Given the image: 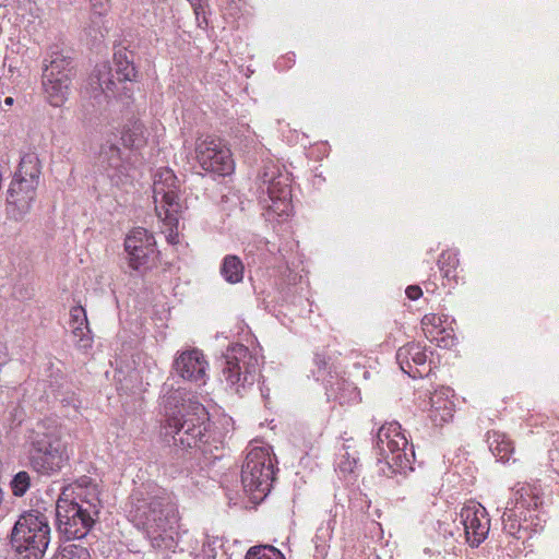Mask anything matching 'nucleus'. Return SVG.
Listing matches in <instances>:
<instances>
[{
    "mask_svg": "<svg viewBox=\"0 0 559 559\" xmlns=\"http://www.w3.org/2000/svg\"><path fill=\"white\" fill-rule=\"evenodd\" d=\"M162 393L166 417L164 435L170 436L175 447L182 451L190 449L173 456L167 471L173 477L186 475L193 479L194 473L203 472L223 456V447L210 441L209 414L201 403L186 399L181 389H174L169 383H164Z\"/></svg>",
    "mask_w": 559,
    "mask_h": 559,
    "instance_id": "obj_1",
    "label": "nucleus"
},
{
    "mask_svg": "<svg viewBox=\"0 0 559 559\" xmlns=\"http://www.w3.org/2000/svg\"><path fill=\"white\" fill-rule=\"evenodd\" d=\"M130 521L142 530L153 546L177 525L179 515L173 497L163 488L147 485L136 488L130 496Z\"/></svg>",
    "mask_w": 559,
    "mask_h": 559,
    "instance_id": "obj_2",
    "label": "nucleus"
},
{
    "mask_svg": "<svg viewBox=\"0 0 559 559\" xmlns=\"http://www.w3.org/2000/svg\"><path fill=\"white\" fill-rule=\"evenodd\" d=\"M112 62L114 68L108 62L96 64L88 78L86 92L97 104L110 98L122 102L131 98L132 90L128 83H132L138 76L133 52L119 48L114 53Z\"/></svg>",
    "mask_w": 559,
    "mask_h": 559,
    "instance_id": "obj_3",
    "label": "nucleus"
},
{
    "mask_svg": "<svg viewBox=\"0 0 559 559\" xmlns=\"http://www.w3.org/2000/svg\"><path fill=\"white\" fill-rule=\"evenodd\" d=\"M28 461L40 475L58 473L69 460L62 427L56 418L37 421L26 433Z\"/></svg>",
    "mask_w": 559,
    "mask_h": 559,
    "instance_id": "obj_4",
    "label": "nucleus"
},
{
    "mask_svg": "<svg viewBox=\"0 0 559 559\" xmlns=\"http://www.w3.org/2000/svg\"><path fill=\"white\" fill-rule=\"evenodd\" d=\"M374 448L379 456V472L384 476L393 477L413 471L414 447L411 444L408 448V440L400 423L383 424L378 429Z\"/></svg>",
    "mask_w": 559,
    "mask_h": 559,
    "instance_id": "obj_5",
    "label": "nucleus"
},
{
    "mask_svg": "<svg viewBox=\"0 0 559 559\" xmlns=\"http://www.w3.org/2000/svg\"><path fill=\"white\" fill-rule=\"evenodd\" d=\"M40 163L36 154H25L9 185L5 197L8 218L22 221L31 211L36 199L40 177Z\"/></svg>",
    "mask_w": 559,
    "mask_h": 559,
    "instance_id": "obj_6",
    "label": "nucleus"
},
{
    "mask_svg": "<svg viewBox=\"0 0 559 559\" xmlns=\"http://www.w3.org/2000/svg\"><path fill=\"white\" fill-rule=\"evenodd\" d=\"M259 202L266 221H280L290 215L292 189L289 175L281 166L269 162L260 175Z\"/></svg>",
    "mask_w": 559,
    "mask_h": 559,
    "instance_id": "obj_7",
    "label": "nucleus"
},
{
    "mask_svg": "<svg viewBox=\"0 0 559 559\" xmlns=\"http://www.w3.org/2000/svg\"><path fill=\"white\" fill-rule=\"evenodd\" d=\"M542 504V488L537 484H518L501 515L502 532L516 540L527 537L528 521L533 523V512Z\"/></svg>",
    "mask_w": 559,
    "mask_h": 559,
    "instance_id": "obj_8",
    "label": "nucleus"
},
{
    "mask_svg": "<svg viewBox=\"0 0 559 559\" xmlns=\"http://www.w3.org/2000/svg\"><path fill=\"white\" fill-rule=\"evenodd\" d=\"M49 542L48 519L38 510L21 514L11 532V545L23 559H41Z\"/></svg>",
    "mask_w": 559,
    "mask_h": 559,
    "instance_id": "obj_9",
    "label": "nucleus"
},
{
    "mask_svg": "<svg viewBox=\"0 0 559 559\" xmlns=\"http://www.w3.org/2000/svg\"><path fill=\"white\" fill-rule=\"evenodd\" d=\"M221 381L234 393L242 395L260 376L259 358L247 346L233 344L222 357Z\"/></svg>",
    "mask_w": 559,
    "mask_h": 559,
    "instance_id": "obj_10",
    "label": "nucleus"
},
{
    "mask_svg": "<svg viewBox=\"0 0 559 559\" xmlns=\"http://www.w3.org/2000/svg\"><path fill=\"white\" fill-rule=\"evenodd\" d=\"M453 524L455 530L452 528L451 523L438 522L439 534L455 540L463 538L471 547H478L490 531L488 512L476 501L465 503L453 520Z\"/></svg>",
    "mask_w": 559,
    "mask_h": 559,
    "instance_id": "obj_11",
    "label": "nucleus"
},
{
    "mask_svg": "<svg viewBox=\"0 0 559 559\" xmlns=\"http://www.w3.org/2000/svg\"><path fill=\"white\" fill-rule=\"evenodd\" d=\"M99 514V501L59 500L56 507L57 530L66 539H81L87 535Z\"/></svg>",
    "mask_w": 559,
    "mask_h": 559,
    "instance_id": "obj_12",
    "label": "nucleus"
},
{
    "mask_svg": "<svg viewBox=\"0 0 559 559\" xmlns=\"http://www.w3.org/2000/svg\"><path fill=\"white\" fill-rule=\"evenodd\" d=\"M274 474L272 457L265 448L249 450L241 469V484L252 502L259 503L270 493Z\"/></svg>",
    "mask_w": 559,
    "mask_h": 559,
    "instance_id": "obj_13",
    "label": "nucleus"
},
{
    "mask_svg": "<svg viewBox=\"0 0 559 559\" xmlns=\"http://www.w3.org/2000/svg\"><path fill=\"white\" fill-rule=\"evenodd\" d=\"M153 199L158 218L169 227L176 226L182 204L178 194L177 177L171 169L162 168L155 174Z\"/></svg>",
    "mask_w": 559,
    "mask_h": 559,
    "instance_id": "obj_14",
    "label": "nucleus"
},
{
    "mask_svg": "<svg viewBox=\"0 0 559 559\" xmlns=\"http://www.w3.org/2000/svg\"><path fill=\"white\" fill-rule=\"evenodd\" d=\"M195 158L204 171L218 176H226L234 169V160L229 148L218 138L212 135L197 139Z\"/></svg>",
    "mask_w": 559,
    "mask_h": 559,
    "instance_id": "obj_15",
    "label": "nucleus"
},
{
    "mask_svg": "<svg viewBox=\"0 0 559 559\" xmlns=\"http://www.w3.org/2000/svg\"><path fill=\"white\" fill-rule=\"evenodd\" d=\"M124 249L129 255V264L135 271L151 267L156 261V241L145 228L138 227L127 236Z\"/></svg>",
    "mask_w": 559,
    "mask_h": 559,
    "instance_id": "obj_16",
    "label": "nucleus"
},
{
    "mask_svg": "<svg viewBox=\"0 0 559 559\" xmlns=\"http://www.w3.org/2000/svg\"><path fill=\"white\" fill-rule=\"evenodd\" d=\"M98 166L114 186L124 185L131 176V164L120 147L110 140L100 145Z\"/></svg>",
    "mask_w": 559,
    "mask_h": 559,
    "instance_id": "obj_17",
    "label": "nucleus"
},
{
    "mask_svg": "<svg viewBox=\"0 0 559 559\" xmlns=\"http://www.w3.org/2000/svg\"><path fill=\"white\" fill-rule=\"evenodd\" d=\"M209 362L198 348L179 352L173 362L175 373L186 381L198 385L205 384Z\"/></svg>",
    "mask_w": 559,
    "mask_h": 559,
    "instance_id": "obj_18",
    "label": "nucleus"
},
{
    "mask_svg": "<svg viewBox=\"0 0 559 559\" xmlns=\"http://www.w3.org/2000/svg\"><path fill=\"white\" fill-rule=\"evenodd\" d=\"M426 346L409 342L401 346L396 352V361L401 370L413 379L428 376L431 371L427 364Z\"/></svg>",
    "mask_w": 559,
    "mask_h": 559,
    "instance_id": "obj_19",
    "label": "nucleus"
},
{
    "mask_svg": "<svg viewBox=\"0 0 559 559\" xmlns=\"http://www.w3.org/2000/svg\"><path fill=\"white\" fill-rule=\"evenodd\" d=\"M451 396L453 391L448 386H441L431 394L429 417L436 426H442L453 417L454 403Z\"/></svg>",
    "mask_w": 559,
    "mask_h": 559,
    "instance_id": "obj_20",
    "label": "nucleus"
},
{
    "mask_svg": "<svg viewBox=\"0 0 559 559\" xmlns=\"http://www.w3.org/2000/svg\"><path fill=\"white\" fill-rule=\"evenodd\" d=\"M71 78L69 75L53 76L51 72L43 75V88L51 106H61L70 93Z\"/></svg>",
    "mask_w": 559,
    "mask_h": 559,
    "instance_id": "obj_21",
    "label": "nucleus"
},
{
    "mask_svg": "<svg viewBox=\"0 0 559 559\" xmlns=\"http://www.w3.org/2000/svg\"><path fill=\"white\" fill-rule=\"evenodd\" d=\"M72 58L59 50L58 47L50 48L47 57L44 60L43 75L51 74L53 76L69 75L71 78Z\"/></svg>",
    "mask_w": 559,
    "mask_h": 559,
    "instance_id": "obj_22",
    "label": "nucleus"
},
{
    "mask_svg": "<svg viewBox=\"0 0 559 559\" xmlns=\"http://www.w3.org/2000/svg\"><path fill=\"white\" fill-rule=\"evenodd\" d=\"M325 383L326 395L330 399L337 400L340 404L354 402L358 399L359 393L353 383L337 378L333 381L332 376Z\"/></svg>",
    "mask_w": 559,
    "mask_h": 559,
    "instance_id": "obj_23",
    "label": "nucleus"
},
{
    "mask_svg": "<svg viewBox=\"0 0 559 559\" xmlns=\"http://www.w3.org/2000/svg\"><path fill=\"white\" fill-rule=\"evenodd\" d=\"M219 273L228 284H238L243 280L245 265L239 257L227 254L221 263Z\"/></svg>",
    "mask_w": 559,
    "mask_h": 559,
    "instance_id": "obj_24",
    "label": "nucleus"
},
{
    "mask_svg": "<svg viewBox=\"0 0 559 559\" xmlns=\"http://www.w3.org/2000/svg\"><path fill=\"white\" fill-rule=\"evenodd\" d=\"M488 444L491 453L501 462H508L514 451L512 441L498 431L489 432Z\"/></svg>",
    "mask_w": 559,
    "mask_h": 559,
    "instance_id": "obj_25",
    "label": "nucleus"
},
{
    "mask_svg": "<svg viewBox=\"0 0 559 559\" xmlns=\"http://www.w3.org/2000/svg\"><path fill=\"white\" fill-rule=\"evenodd\" d=\"M121 140L124 146L140 148L146 143V130L140 120L129 121L123 128Z\"/></svg>",
    "mask_w": 559,
    "mask_h": 559,
    "instance_id": "obj_26",
    "label": "nucleus"
},
{
    "mask_svg": "<svg viewBox=\"0 0 559 559\" xmlns=\"http://www.w3.org/2000/svg\"><path fill=\"white\" fill-rule=\"evenodd\" d=\"M460 264L459 252L456 250L443 251L438 260V265L443 276L448 281L456 282V270Z\"/></svg>",
    "mask_w": 559,
    "mask_h": 559,
    "instance_id": "obj_27",
    "label": "nucleus"
},
{
    "mask_svg": "<svg viewBox=\"0 0 559 559\" xmlns=\"http://www.w3.org/2000/svg\"><path fill=\"white\" fill-rule=\"evenodd\" d=\"M445 322L442 317L436 313H427L421 319V328L427 340L433 342L435 333L443 334L445 330L442 324Z\"/></svg>",
    "mask_w": 559,
    "mask_h": 559,
    "instance_id": "obj_28",
    "label": "nucleus"
},
{
    "mask_svg": "<svg viewBox=\"0 0 559 559\" xmlns=\"http://www.w3.org/2000/svg\"><path fill=\"white\" fill-rule=\"evenodd\" d=\"M336 465L338 472L344 476L347 474H354L358 467V456L355 452L350 453L347 448L343 447L337 456Z\"/></svg>",
    "mask_w": 559,
    "mask_h": 559,
    "instance_id": "obj_29",
    "label": "nucleus"
},
{
    "mask_svg": "<svg viewBox=\"0 0 559 559\" xmlns=\"http://www.w3.org/2000/svg\"><path fill=\"white\" fill-rule=\"evenodd\" d=\"M335 516L330 515L326 523H322L316 532L313 537V542L316 544V548L324 549L328 546V543L331 540L335 524Z\"/></svg>",
    "mask_w": 559,
    "mask_h": 559,
    "instance_id": "obj_30",
    "label": "nucleus"
},
{
    "mask_svg": "<svg viewBox=\"0 0 559 559\" xmlns=\"http://www.w3.org/2000/svg\"><path fill=\"white\" fill-rule=\"evenodd\" d=\"M245 559H285V557L273 546L260 545L251 547L247 551Z\"/></svg>",
    "mask_w": 559,
    "mask_h": 559,
    "instance_id": "obj_31",
    "label": "nucleus"
},
{
    "mask_svg": "<svg viewBox=\"0 0 559 559\" xmlns=\"http://www.w3.org/2000/svg\"><path fill=\"white\" fill-rule=\"evenodd\" d=\"M104 17L105 15L100 14L90 15V23L84 28V32L86 36L90 37L93 41H97L104 38L105 32H107Z\"/></svg>",
    "mask_w": 559,
    "mask_h": 559,
    "instance_id": "obj_32",
    "label": "nucleus"
},
{
    "mask_svg": "<svg viewBox=\"0 0 559 559\" xmlns=\"http://www.w3.org/2000/svg\"><path fill=\"white\" fill-rule=\"evenodd\" d=\"M51 559H91L88 550L80 545L62 547Z\"/></svg>",
    "mask_w": 559,
    "mask_h": 559,
    "instance_id": "obj_33",
    "label": "nucleus"
},
{
    "mask_svg": "<svg viewBox=\"0 0 559 559\" xmlns=\"http://www.w3.org/2000/svg\"><path fill=\"white\" fill-rule=\"evenodd\" d=\"M72 334L75 337V343L79 348L86 350L92 347L93 337L88 322L82 325H74L72 328Z\"/></svg>",
    "mask_w": 559,
    "mask_h": 559,
    "instance_id": "obj_34",
    "label": "nucleus"
},
{
    "mask_svg": "<svg viewBox=\"0 0 559 559\" xmlns=\"http://www.w3.org/2000/svg\"><path fill=\"white\" fill-rule=\"evenodd\" d=\"M10 487L15 497H23L31 487L29 474L25 471L16 473L10 483Z\"/></svg>",
    "mask_w": 559,
    "mask_h": 559,
    "instance_id": "obj_35",
    "label": "nucleus"
},
{
    "mask_svg": "<svg viewBox=\"0 0 559 559\" xmlns=\"http://www.w3.org/2000/svg\"><path fill=\"white\" fill-rule=\"evenodd\" d=\"M313 361L317 366V371H313L314 379L317 381H323L326 383L328 380L325 379V370L328 369L329 361L325 355L317 353L314 355Z\"/></svg>",
    "mask_w": 559,
    "mask_h": 559,
    "instance_id": "obj_36",
    "label": "nucleus"
},
{
    "mask_svg": "<svg viewBox=\"0 0 559 559\" xmlns=\"http://www.w3.org/2000/svg\"><path fill=\"white\" fill-rule=\"evenodd\" d=\"M222 547L221 540L218 538H206V542L203 543L202 554L207 559H214L217 555V548Z\"/></svg>",
    "mask_w": 559,
    "mask_h": 559,
    "instance_id": "obj_37",
    "label": "nucleus"
},
{
    "mask_svg": "<svg viewBox=\"0 0 559 559\" xmlns=\"http://www.w3.org/2000/svg\"><path fill=\"white\" fill-rule=\"evenodd\" d=\"M70 318H71V322H70L71 328H73L74 325H82V324L88 322L85 309L81 306L71 308Z\"/></svg>",
    "mask_w": 559,
    "mask_h": 559,
    "instance_id": "obj_38",
    "label": "nucleus"
},
{
    "mask_svg": "<svg viewBox=\"0 0 559 559\" xmlns=\"http://www.w3.org/2000/svg\"><path fill=\"white\" fill-rule=\"evenodd\" d=\"M56 397L60 401L63 406H71L74 409H78L81 405L80 400L76 397L74 393H58Z\"/></svg>",
    "mask_w": 559,
    "mask_h": 559,
    "instance_id": "obj_39",
    "label": "nucleus"
},
{
    "mask_svg": "<svg viewBox=\"0 0 559 559\" xmlns=\"http://www.w3.org/2000/svg\"><path fill=\"white\" fill-rule=\"evenodd\" d=\"M90 1H91V7H92L91 14L106 15L108 8H109V5H108L109 0H90Z\"/></svg>",
    "mask_w": 559,
    "mask_h": 559,
    "instance_id": "obj_40",
    "label": "nucleus"
},
{
    "mask_svg": "<svg viewBox=\"0 0 559 559\" xmlns=\"http://www.w3.org/2000/svg\"><path fill=\"white\" fill-rule=\"evenodd\" d=\"M438 333H435V338L432 343H436L439 347H450L454 344V336L450 334L442 335L440 337L437 336Z\"/></svg>",
    "mask_w": 559,
    "mask_h": 559,
    "instance_id": "obj_41",
    "label": "nucleus"
},
{
    "mask_svg": "<svg viewBox=\"0 0 559 559\" xmlns=\"http://www.w3.org/2000/svg\"><path fill=\"white\" fill-rule=\"evenodd\" d=\"M405 294L411 300H417L423 295V290L417 285H411L406 288Z\"/></svg>",
    "mask_w": 559,
    "mask_h": 559,
    "instance_id": "obj_42",
    "label": "nucleus"
},
{
    "mask_svg": "<svg viewBox=\"0 0 559 559\" xmlns=\"http://www.w3.org/2000/svg\"><path fill=\"white\" fill-rule=\"evenodd\" d=\"M193 9V13L198 15L203 12V8L207 4L206 0H187Z\"/></svg>",
    "mask_w": 559,
    "mask_h": 559,
    "instance_id": "obj_43",
    "label": "nucleus"
},
{
    "mask_svg": "<svg viewBox=\"0 0 559 559\" xmlns=\"http://www.w3.org/2000/svg\"><path fill=\"white\" fill-rule=\"evenodd\" d=\"M8 348L5 344L0 342V367L8 362Z\"/></svg>",
    "mask_w": 559,
    "mask_h": 559,
    "instance_id": "obj_44",
    "label": "nucleus"
},
{
    "mask_svg": "<svg viewBox=\"0 0 559 559\" xmlns=\"http://www.w3.org/2000/svg\"><path fill=\"white\" fill-rule=\"evenodd\" d=\"M194 15H195V21H197L199 27L204 28L207 26V20L205 17L204 11L199 15L197 13H194Z\"/></svg>",
    "mask_w": 559,
    "mask_h": 559,
    "instance_id": "obj_45",
    "label": "nucleus"
},
{
    "mask_svg": "<svg viewBox=\"0 0 559 559\" xmlns=\"http://www.w3.org/2000/svg\"><path fill=\"white\" fill-rule=\"evenodd\" d=\"M13 102H14V99L12 97H7L4 99V105L5 106H11V105H13Z\"/></svg>",
    "mask_w": 559,
    "mask_h": 559,
    "instance_id": "obj_46",
    "label": "nucleus"
},
{
    "mask_svg": "<svg viewBox=\"0 0 559 559\" xmlns=\"http://www.w3.org/2000/svg\"><path fill=\"white\" fill-rule=\"evenodd\" d=\"M177 237V235H173L171 233L169 234V236H167V239L169 242L174 243L175 242V238Z\"/></svg>",
    "mask_w": 559,
    "mask_h": 559,
    "instance_id": "obj_47",
    "label": "nucleus"
},
{
    "mask_svg": "<svg viewBox=\"0 0 559 559\" xmlns=\"http://www.w3.org/2000/svg\"><path fill=\"white\" fill-rule=\"evenodd\" d=\"M261 394H262V396H265V394H267V391H264L263 389H261Z\"/></svg>",
    "mask_w": 559,
    "mask_h": 559,
    "instance_id": "obj_48",
    "label": "nucleus"
},
{
    "mask_svg": "<svg viewBox=\"0 0 559 559\" xmlns=\"http://www.w3.org/2000/svg\"><path fill=\"white\" fill-rule=\"evenodd\" d=\"M261 394H262V396H265V394H267V391H264L263 389H261Z\"/></svg>",
    "mask_w": 559,
    "mask_h": 559,
    "instance_id": "obj_49",
    "label": "nucleus"
},
{
    "mask_svg": "<svg viewBox=\"0 0 559 559\" xmlns=\"http://www.w3.org/2000/svg\"><path fill=\"white\" fill-rule=\"evenodd\" d=\"M276 67H278V68L282 67V61L281 60L277 61Z\"/></svg>",
    "mask_w": 559,
    "mask_h": 559,
    "instance_id": "obj_50",
    "label": "nucleus"
},
{
    "mask_svg": "<svg viewBox=\"0 0 559 559\" xmlns=\"http://www.w3.org/2000/svg\"><path fill=\"white\" fill-rule=\"evenodd\" d=\"M424 552H425V554H429V552H430V549L425 548Z\"/></svg>",
    "mask_w": 559,
    "mask_h": 559,
    "instance_id": "obj_51",
    "label": "nucleus"
}]
</instances>
